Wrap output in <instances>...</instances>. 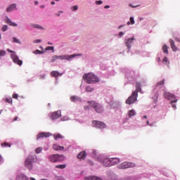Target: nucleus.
<instances>
[{
    "label": "nucleus",
    "instance_id": "f257e3e1",
    "mask_svg": "<svg viewBox=\"0 0 180 180\" xmlns=\"http://www.w3.org/2000/svg\"><path fill=\"white\" fill-rule=\"evenodd\" d=\"M82 54H73V55H55L51 57V63H56L57 60H60V61H63V60H66L67 61H72L75 57H81Z\"/></svg>",
    "mask_w": 180,
    "mask_h": 180
},
{
    "label": "nucleus",
    "instance_id": "f03ea898",
    "mask_svg": "<svg viewBox=\"0 0 180 180\" xmlns=\"http://www.w3.org/2000/svg\"><path fill=\"white\" fill-rule=\"evenodd\" d=\"M83 79H84L86 84H96V82H99V77L91 72L84 74Z\"/></svg>",
    "mask_w": 180,
    "mask_h": 180
},
{
    "label": "nucleus",
    "instance_id": "7ed1b4c3",
    "mask_svg": "<svg viewBox=\"0 0 180 180\" xmlns=\"http://www.w3.org/2000/svg\"><path fill=\"white\" fill-rule=\"evenodd\" d=\"M88 103L90 108H93V109H95L97 113H102V112H103V107L101 104L95 101H88Z\"/></svg>",
    "mask_w": 180,
    "mask_h": 180
},
{
    "label": "nucleus",
    "instance_id": "20e7f679",
    "mask_svg": "<svg viewBox=\"0 0 180 180\" xmlns=\"http://www.w3.org/2000/svg\"><path fill=\"white\" fill-rule=\"evenodd\" d=\"M98 161L103 165V167H112L110 163V158H106L103 155H100L97 158Z\"/></svg>",
    "mask_w": 180,
    "mask_h": 180
},
{
    "label": "nucleus",
    "instance_id": "39448f33",
    "mask_svg": "<svg viewBox=\"0 0 180 180\" xmlns=\"http://www.w3.org/2000/svg\"><path fill=\"white\" fill-rule=\"evenodd\" d=\"M33 164H34V156L29 155L25 162V167L27 168V169L32 170L33 169Z\"/></svg>",
    "mask_w": 180,
    "mask_h": 180
},
{
    "label": "nucleus",
    "instance_id": "423d86ee",
    "mask_svg": "<svg viewBox=\"0 0 180 180\" xmlns=\"http://www.w3.org/2000/svg\"><path fill=\"white\" fill-rule=\"evenodd\" d=\"M7 51L8 53H12V54L11 55V57L13 63H15V64H18V65H22L23 64V61L19 59V57L18 56V55H16V53L15 51L9 49H7Z\"/></svg>",
    "mask_w": 180,
    "mask_h": 180
},
{
    "label": "nucleus",
    "instance_id": "0eeeda50",
    "mask_svg": "<svg viewBox=\"0 0 180 180\" xmlns=\"http://www.w3.org/2000/svg\"><path fill=\"white\" fill-rule=\"evenodd\" d=\"M49 161L51 162H57L58 161H63L64 160V155H51L48 157Z\"/></svg>",
    "mask_w": 180,
    "mask_h": 180
},
{
    "label": "nucleus",
    "instance_id": "6e6552de",
    "mask_svg": "<svg viewBox=\"0 0 180 180\" xmlns=\"http://www.w3.org/2000/svg\"><path fill=\"white\" fill-rule=\"evenodd\" d=\"M136 164L133 162H124L122 164H120L117 167L120 169H126L127 168H134Z\"/></svg>",
    "mask_w": 180,
    "mask_h": 180
},
{
    "label": "nucleus",
    "instance_id": "1a4fd4ad",
    "mask_svg": "<svg viewBox=\"0 0 180 180\" xmlns=\"http://www.w3.org/2000/svg\"><path fill=\"white\" fill-rule=\"evenodd\" d=\"M137 91H134L130 97L126 101V103L128 105H131V103H134L136 101H137Z\"/></svg>",
    "mask_w": 180,
    "mask_h": 180
},
{
    "label": "nucleus",
    "instance_id": "9d476101",
    "mask_svg": "<svg viewBox=\"0 0 180 180\" xmlns=\"http://www.w3.org/2000/svg\"><path fill=\"white\" fill-rule=\"evenodd\" d=\"M93 127H96V129H106V124L103 122L94 120L93 121Z\"/></svg>",
    "mask_w": 180,
    "mask_h": 180
},
{
    "label": "nucleus",
    "instance_id": "9b49d317",
    "mask_svg": "<svg viewBox=\"0 0 180 180\" xmlns=\"http://www.w3.org/2000/svg\"><path fill=\"white\" fill-rule=\"evenodd\" d=\"M134 41H136V38H134V37L128 38L125 40V46L127 47L129 51H130V49H131V44H133Z\"/></svg>",
    "mask_w": 180,
    "mask_h": 180
},
{
    "label": "nucleus",
    "instance_id": "f8f14e48",
    "mask_svg": "<svg viewBox=\"0 0 180 180\" xmlns=\"http://www.w3.org/2000/svg\"><path fill=\"white\" fill-rule=\"evenodd\" d=\"M60 117H61V111L58 110L56 112H52L50 117L51 120H56V119H58Z\"/></svg>",
    "mask_w": 180,
    "mask_h": 180
},
{
    "label": "nucleus",
    "instance_id": "ddd939ff",
    "mask_svg": "<svg viewBox=\"0 0 180 180\" xmlns=\"http://www.w3.org/2000/svg\"><path fill=\"white\" fill-rule=\"evenodd\" d=\"M164 96L165 99H168L169 101H174V99H176L175 95L167 91L164 93Z\"/></svg>",
    "mask_w": 180,
    "mask_h": 180
},
{
    "label": "nucleus",
    "instance_id": "4468645a",
    "mask_svg": "<svg viewBox=\"0 0 180 180\" xmlns=\"http://www.w3.org/2000/svg\"><path fill=\"white\" fill-rule=\"evenodd\" d=\"M110 105L112 109H119L120 108V103L119 101H111Z\"/></svg>",
    "mask_w": 180,
    "mask_h": 180
},
{
    "label": "nucleus",
    "instance_id": "2eb2a0df",
    "mask_svg": "<svg viewBox=\"0 0 180 180\" xmlns=\"http://www.w3.org/2000/svg\"><path fill=\"white\" fill-rule=\"evenodd\" d=\"M5 22L8 25H9V26H13V27H16L18 26V24H16L15 22H12V20L8 18V17H6Z\"/></svg>",
    "mask_w": 180,
    "mask_h": 180
},
{
    "label": "nucleus",
    "instance_id": "dca6fc26",
    "mask_svg": "<svg viewBox=\"0 0 180 180\" xmlns=\"http://www.w3.org/2000/svg\"><path fill=\"white\" fill-rule=\"evenodd\" d=\"M51 134L50 132H41L37 135V139H43V137H50Z\"/></svg>",
    "mask_w": 180,
    "mask_h": 180
},
{
    "label": "nucleus",
    "instance_id": "f3484780",
    "mask_svg": "<svg viewBox=\"0 0 180 180\" xmlns=\"http://www.w3.org/2000/svg\"><path fill=\"white\" fill-rule=\"evenodd\" d=\"M71 102H75V103H78V102H82V99L77 96H72L70 97Z\"/></svg>",
    "mask_w": 180,
    "mask_h": 180
},
{
    "label": "nucleus",
    "instance_id": "a211bd4d",
    "mask_svg": "<svg viewBox=\"0 0 180 180\" xmlns=\"http://www.w3.org/2000/svg\"><path fill=\"white\" fill-rule=\"evenodd\" d=\"M32 27H33V29H38V30H41V32H44V30H46V27L39 24H33L32 25Z\"/></svg>",
    "mask_w": 180,
    "mask_h": 180
},
{
    "label": "nucleus",
    "instance_id": "6ab92c4d",
    "mask_svg": "<svg viewBox=\"0 0 180 180\" xmlns=\"http://www.w3.org/2000/svg\"><path fill=\"white\" fill-rule=\"evenodd\" d=\"M110 164L111 167L112 165H117L120 162V160L119 158H110Z\"/></svg>",
    "mask_w": 180,
    "mask_h": 180
},
{
    "label": "nucleus",
    "instance_id": "aec40b11",
    "mask_svg": "<svg viewBox=\"0 0 180 180\" xmlns=\"http://www.w3.org/2000/svg\"><path fill=\"white\" fill-rule=\"evenodd\" d=\"M77 158L80 160H85L86 158V152L82 151L77 155Z\"/></svg>",
    "mask_w": 180,
    "mask_h": 180
},
{
    "label": "nucleus",
    "instance_id": "412c9836",
    "mask_svg": "<svg viewBox=\"0 0 180 180\" xmlns=\"http://www.w3.org/2000/svg\"><path fill=\"white\" fill-rule=\"evenodd\" d=\"M169 43H170V46H171V48L173 50V51H178V47H176V46H175V41H174V40H172V39H170Z\"/></svg>",
    "mask_w": 180,
    "mask_h": 180
},
{
    "label": "nucleus",
    "instance_id": "4be33fe9",
    "mask_svg": "<svg viewBox=\"0 0 180 180\" xmlns=\"http://www.w3.org/2000/svg\"><path fill=\"white\" fill-rule=\"evenodd\" d=\"M53 149L55 150V151H63V150H64V146L54 144L53 146Z\"/></svg>",
    "mask_w": 180,
    "mask_h": 180
},
{
    "label": "nucleus",
    "instance_id": "5701e85b",
    "mask_svg": "<svg viewBox=\"0 0 180 180\" xmlns=\"http://www.w3.org/2000/svg\"><path fill=\"white\" fill-rule=\"evenodd\" d=\"M16 10V4H11L7 8H6V12H12V11Z\"/></svg>",
    "mask_w": 180,
    "mask_h": 180
},
{
    "label": "nucleus",
    "instance_id": "b1692460",
    "mask_svg": "<svg viewBox=\"0 0 180 180\" xmlns=\"http://www.w3.org/2000/svg\"><path fill=\"white\" fill-rule=\"evenodd\" d=\"M16 179L17 180H29V178H27V176H26V175L23 174H20L17 176Z\"/></svg>",
    "mask_w": 180,
    "mask_h": 180
},
{
    "label": "nucleus",
    "instance_id": "393cba45",
    "mask_svg": "<svg viewBox=\"0 0 180 180\" xmlns=\"http://www.w3.org/2000/svg\"><path fill=\"white\" fill-rule=\"evenodd\" d=\"M63 74H64V73H60V72H58V71H56V70L52 71L51 72V75L52 77H55V78H57V77H61L63 75Z\"/></svg>",
    "mask_w": 180,
    "mask_h": 180
},
{
    "label": "nucleus",
    "instance_id": "a878e982",
    "mask_svg": "<svg viewBox=\"0 0 180 180\" xmlns=\"http://www.w3.org/2000/svg\"><path fill=\"white\" fill-rule=\"evenodd\" d=\"M86 180H103L101 177H98L96 176H91L89 177H86Z\"/></svg>",
    "mask_w": 180,
    "mask_h": 180
},
{
    "label": "nucleus",
    "instance_id": "bb28decb",
    "mask_svg": "<svg viewBox=\"0 0 180 180\" xmlns=\"http://www.w3.org/2000/svg\"><path fill=\"white\" fill-rule=\"evenodd\" d=\"M136 110H134L133 109L128 111L129 117H133V116H136Z\"/></svg>",
    "mask_w": 180,
    "mask_h": 180
},
{
    "label": "nucleus",
    "instance_id": "cd10ccee",
    "mask_svg": "<svg viewBox=\"0 0 180 180\" xmlns=\"http://www.w3.org/2000/svg\"><path fill=\"white\" fill-rule=\"evenodd\" d=\"M164 84H165V79H163L162 81L159 82L156 84V88H162V86H164Z\"/></svg>",
    "mask_w": 180,
    "mask_h": 180
},
{
    "label": "nucleus",
    "instance_id": "c85d7f7f",
    "mask_svg": "<svg viewBox=\"0 0 180 180\" xmlns=\"http://www.w3.org/2000/svg\"><path fill=\"white\" fill-rule=\"evenodd\" d=\"M125 34H126V31H124V32L121 31L118 34H116V37L118 39H122V37H123Z\"/></svg>",
    "mask_w": 180,
    "mask_h": 180
},
{
    "label": "nucleus",
    "instance_id": "c756f323",
    "mask_svg": "<svg viewBox=\"0 0 180 180\" xmlns=\"http://www.w3.org/2000/svg\"><path fill=\"white\" fill-rule=\"evenodd\" d=\"M94 88L92 87L91 86H87L85 88L86 92H94Z\"/></svg>",
    "mask_w": 180,
    "mask_h": 180
},
{
    "label": "nucleus",
    "instance_id": "7c9ffc66",
    "mask_svg": "<svg viewBox=\"0 0 180 180\" xmlns=\"http://www.w3.org/2000/svg\"><path fill=\"white\" fill-rule=\"evenodd\" d=\"M136 92H141V84L139 82H137L136 84Z\"/></svg>",
    "mask_w": 180,
    "mask_h": 180
},
{
    "label": "nucleus",
    "instance_id": "2f4dec72",
    "mask_svg": "<svg viewBox=\"0 0 180 180\" xmlns=\"http://www.w3.org/2000/svg\"><path fill=\"white\" fill-rule=\"evenodd\" d=\"M162 51L165 53V54H168V46L167 45H163L162 46Z\"/></svg>",
    "mask_w": 180,
    "mask_h": 180
},
{
    "label": "nucleus",
    "instance_id": "473e14b6",
    "mask_svg": "<svg viewBox=\"0 0 180 180\" xmlns=\"http://www.w3.org/2000/svg\"><path fill=\"white\" fill-rule=\"evenodd\" d=\"M6 56V51L0 50V60L2 59V57H5Z\"/></svg>",
    "mask_w": 180,
    "mask_h": 180
},
{
    "label": "nucleus",
    "instance_id": "72a5a7b5",
    "mask_svg": "<svg viewBox=\"0 0 180 180\" xmlns=\"http://www.w3.org/2000/svg\"><path fill=\"white\" fill-rule=\"evenodd\" d=\"M53 136H54V139H55V140H57L58 139H64V136H63L61 134H55L54 135H53Z\"/></svg>",
    "mask_w": 180,
    "mask_h": 180
},
{
    "label": "nucleus",
    "instance_id": "f704fd0d",
    "mask_svg": "<svg viewBox=\"0 0 180 180\" xmlns=\"http://www.w3.org/2000/svg\"><path fill=\"white\" fill-rule=\"evenodd\" d=\"M163 64H165V65H169V60H168V58L165 57L162 60Z\"/></svg>",
    "mask_w": 180,
    "mask_h": 180
},
{
    "label": "nucleus",
    "instance_id": "c9c22d12",
    "mask_svg": "<svg viewBox=\"0 0 180 180\" xmlns=\"http://www.w3.org/2000/svg\"><path fill=\"white\" fill-rule=\"evenodd\" d=\"M13 43H17L18 44H22V42L20 41V40H19L16 37H13Z\"/></svg>",
    "mask_w": 180,
    "mask_h": 180
},
{
    "label": "nucleus",
    "instance_id": "e433bc0d",
    "mask_svg": "<svg viewBox=\"0 0 180 180\" xmlns=\"http://www.w3.org/2000/svg\"><path fill=\"white\" fill-rule=\"evenodd\" d=\"M66 165H58L56 166V168H59L60 169H64V168H66Z\"/></svg>",
    "mask_w": 180,
    "mask_h": 180
},
{
    "label": "nucleus",
    "instance_id": "4c0bfd02",
    "mask_svg": "<svg viewBox=\"0 0 180 180\" xmlns=\"http://www.w3.org/2000/svg\"><path fill=\"white\" fill-rule=\"evenodd\" d=\"M176 102H178L177 99L172 100V101H171L172 106V108H174V109H176V105L175 104H174V103H175Z\"/></svg>",
    "mask_w": 180,
    "mask_h": 180
},
{
    "label": "nucleus",
    "instance_id": "58836bf2",
    "mask_svg": "<svg viewBox=\"0 0 180 180\" xmlns=\"http://www.w3.org/2000/svg\"><path fill=\"white\" fill-rule=\"evenodd\" d=\"M44 51H41L39 49L35 50V51H33L34 54H44Z\"/></svg>",
    "mask_w": 180,
    "mask_h": 180
},
{
    "label": "nucleus",
    "instance_id": "ea45409f",
    "mask_svg": "<svg viewBox=\"0 0 180 180\" xmlns=\"http://www.w3.org/2000/svg\"><path fill=\"white\" fill-rule=\"evenodd\" d=\"M43 148L41 147H39L35 150V153L37 154H40V153H41Z\"/></svg>",
    "mask_w": 180,
    "mask_h": 180
},
{
    "label": "nucleus",
    "instance_id": "a19ab883",
    "mask_svg": "<svg viewBox=\"0 0 180 180\" xmlns=\"http://www.w3.org/2000/svg\"><path fill=\"white\" fill-rule=\"evenodd\" d=\"M49 50H51L54 53V46H47L46 48V51H49Z\"/></svg>",
    "mask_w": 180,
    "mask_h": 180
},
{
    "label": "nucleus",
    "instance_id": "79ce46f5",
    "mask_svg": "<svg viewBox=\"0 0 180 180\" xmlns=\"http://www.w3.org/2000/svg\"><path fill=\"white\" fill-rule=\"evenodd\" d=\"M8 27L7 25H3V27H1V30L2 32H6V30H8Z\"/></svg>",
    "mask_w": 180,
    "mask_h": 180
},
{
    "label": "nucleus",
    "instance_id": "37998d69",
    "mask_svg": "<svg viewBox=\"0 0 180 180\" xmlns=\"http://www.w3.org/2000/svg\"><path fill=\"white\" fill-rule=\"evenodd\" d=\"M71 11H72V12H75V11H78V6H73L71 7Z\"/></svg>",
    "mask_w": 180,
    "mask_h": 180
},
{
    "label": "nucleus",
    "instance_id": "c03bdc74",
    "mask_svg": "<svg viewBox=\"0 0 180 180\" xmlns=\"http://www.w3.org/2000/svg\"><path fill=\"white\" fill-rule=\"evenodd\" d=\"M129 22H131V25H134L136 23V21H134V18L130 17Z\"/></svg>",
    "mask_w": 180,
    "mask_h": 180
},
{
    "label": "nucleus",
    "instance_id": "a18cd8bd",
    "mask_svg": "<svg viewBox=\"0 0 180 180\" xmlns=\"http://www.w3.org/2000/svg\"><path fill=\"white\" fill-rule=\"evenodd\" d=\"M33 43H34V44H39V43H41V39H34V40L33 41Z\"/></svg>",
    "mask_w": 180,
    "mask_h": 180
},
{
    "label": "nucleus",
    "instance_id": "49530a36",
    "mask_svg": "<svg viewBox=\"0 0 180 180\" xmlns=\"http://www.w3.org/2000/svg\"><path fill=\"white\" fill-rule=\"evenodd\" d=\"M62 122H65V120H70V118L68 117L65 116L61 118Z\"/></svg>",
    "mask_w": 180,
    "mask_h": 180
},
{
    "label": "nucleus",
    "instance_id": "de8ad7c7",
    "mask_svg": "<svg viewBox=\"0 0 180 180\" xmlns=\"http://www.w3.org/2000/svg\"><path fill=\"white\" fill-rule=\"evenodd\" d=\"M96 5H102L103 4V1L99 0V1H96Z\"/></svg>",
    "mask_w": 180,
    "mask_h": 180
},
{
    "label": "nucleus",
    "instance_id": "09e8293b",
    "mask_svg": "<svg viewBox=\"0 0 180 180\" xmlns=\"http://www.w3.org/2000/svg\"><path fill=\"white\" fill-rule=\"evenodd\" d=\"M2 147H11V144L8 143H4L1 144Z\"/></svg>",
    "mask_w": 180,
    "mask_h": 180
},
{
    "label": "nucleus",
    "instance_id": "8fccbe9b",
    "mask_svg": "<svg viewBox=\"0 0 180 180\" xmlns=\"http://www.w3.org/2000/svg\"><path fill=\"white\" fill-rule=\"evenodd\" d=\"M56 180H65V178H63V176H56Z\"/></svg>",
    "mask_w": 180,
    "mask_h": 180
},
{
    "label": "nucleus",
    "instance_id": "3c124183",
    "mask_svg": "<svg viewBox=\"0 0 180 180\" xmlns=\"http://www.w3.org/2000/svg\"><path fill=\"white\" fill-rule=\"evenodd\" d=\"M6 102H7L8 103H12V98H6Z\"/></svg>",
    "mask_w": 180,
    "mask_h": 180
},
{
    "label": "nucleus",
    "instance_id": "603ef678",
    "mask_svg": "<svg viewBox=\"0 0 180 180\" xmlns=\"http://www.w3.org/2000/svg\"><path fill=\"white\" fill-rule=\"evenodd\" d=\"M40 79H44L46 78V75H41L39 76Z\"/></svg>",
    "mask_w": 180,
    "mask_h": 180
},
{
    "label": "nucleus",
    "instance_id": "864d4df0",
    "mask_svg": "<svg viewBox=\"0 0 180 180\" xmlns=\"http://www.w3.org/2000/svg\"><path fill=\"white\" fill-rule=\"evenodd\" d=\"M124 26H126V25H124V24L121 25H120V26L117 27V29H118V30H120V29H122V27H124Z\"/></svg>",
    "mask_w": 180,
    "mask_h": 180
},
{
    "label": "nucleus",
    "instance_id": "5fc2aeb1",
    "mask_svg": "<svg viewBox=\"0 0 180 180\" xmlns=\"http://www.w3.org/2000/svg\"><path fill=\"white\" fill-rule=\"evenodd\" d=\"M84 110H89V106L85 105V106L84 107Z\"/></svg>",
    "mask_w": 180,
    "mask_h": 180
},
{
    "label": "nucleus",
    "instance_id": "6e6d98bb",
    "mask_svg": "<svg viewBox=\"0 0 180 180\" xmlns=\"http://www.w3.org/2000/svg\"><path fill=\"white\" fill-rule=\"evenodd\" d=\"M129 6H130L131 8H137V6H133V4H129Z\"/></svg>",
    "mask_w": 180,
    "mask_h": 180
},
{
    "label": "nucleus",
    "instance_id": "4d7b16f0",
    "mask_svg": "<svg viewBox=\"0 0 180 180\" xmlns=\"http://www.w3.org/2000/svg\"><path fill=\"white\" fill-rule=\"evenodd\" d=\"M18 94H13V98H14L15 99H18Z\"/></svg>",
    "mask_w": 180,
    "mask_h": 180
},
{
    "label": "nucleus",
    "instance_id": "13d9d810",
    "mask_svg": "<svg viewBox=\"0 0 180 180\" xmlns=\"http://www.w3.org/2000/svg\"><path fill=\"white\" fill-rule=\"evenodd\" d=\"M0 162H4V158H2V155H0Z\"/></svg>",
    "mask_w": 180,
    "mask_h": 180
},
{
    "label": "nucleus",
    "instance_id": "bf43d9fd",
    "mask_svg": "<svg viewBox=\"0 0 180 180\" xmlns=\"http://www.w3.org/2000/svg\"><path fill=\"white\" fill-rule=\"evenodd\" d=\"M63 12L60 11L58 13H56V16H60V13H63Z\"/></svg>",
    "mask_w": 180,
    "mask_h": 180
},
{
    "label": "nucleus",
    "instance_id": "052dcab7",
    "mask_svg": "<svg viewBox=\"0 0 180 180\" xmlns=\"http://www.w3.org/2000/svg\"><path fill=\"white\" fill-rule=\"evenodd\" d=\"M105 9H109V8H110V6H104Z\"/></svg>",
    "mask_w": 180,
    "mask_h": 180
},
{
    "label": "nucleus",
    "instance_id": "680f3d73",
    "mask_svg": "<svg viewBox=\"0 0 180 180\" xmlns=\"http://www.w3.org/2000/svg\"><path fill=\"white\" fill-rule=\"evenodd\" d=\"M127 25L128 26H130V25H131V22L130 21H128V22H127Z\"/></svg>",
    "mask_w": 180,
    "mask_h": 180
},
{
    "label": "nucleus",
    "instance_id": "e2e57ef3",
    "mask_svg": "<svg viewBox=\"0 0 180 180\" xmlns=\"http://www.w3.org/2000/svg\"><path fill=\"white\" fill-rule=\"evenodd\" d=\"M34 5H39V1H34Z\"/></svg>",
    "mask_w": 180,
    "mask_h": 180
},
{
    "label": "nucleus",
    "instance_id": "0e129e2a",
    "mask_svg": "<svg viewBox=\"0 0 180 180\" xmlns=\"http://www.w3.org/2000/svg\"><path fill=\"white\" fill-rule=\"evenodd\" d=\"M51 5H56V2H54V1H51Z\"/></svg>",
    "mask_w": 180,
    "mask_h": 180
},
{
    "label": "nucleus",
    "instance_id": "69168bd1",
    "mask_svg": "<svg viewBox=\"0 0 180 180\" xmlns=\"http://www.w3.org/2000/svg\"><path fill=\"white\" fill-rule=\"evenodd\" d=\"M176 41H180L179 39L175 38Z\"/></svg>",
    "mask_w": 180,
    "mask_h": 180
},
{
    "label": "nucleus",
    "instance_id": "338daca9",
    "mask_svg": "<svg viewBox=\"0 0 180 180\" xmlns=\"http://www.w3.org/2000/svg\"><path fill=\"white\" fill-rule=\"evenodd\" d=\"M143 119H147V116H146V115H144V116L143 117Z\"/></svg>",
    "mask_w": 180,
    "mask_h": 180
},
{
    "label": "nucleus",
    "instance_id": "774afa93",
    "mask_svg": "<svg viewBox=\"0 0 180 180\" xmlns=\"http://www.w3.org/2000/svg\"><path fill=\"white\" fill-rule=\"evenodd\" d=\"M40 180H49L47 179H41Z\"/></svg>",
    "mask_w": 180,
    "mask_h": 180
}]
</instances>
